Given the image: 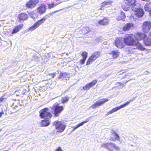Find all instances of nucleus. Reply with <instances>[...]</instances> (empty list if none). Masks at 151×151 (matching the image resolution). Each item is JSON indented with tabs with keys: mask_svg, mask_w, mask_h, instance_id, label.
Listing matches in <instances>:
<instances>
[{
	"mask_svg": "<svg viewBox=\"0 0 151 151\" xmlns=\"http://www.w3.org/2000/svg\"><path fill=\"white\" fill-rule=\"evenodd\" d=\"M134 37V34H127L125 35L123 38V40L124 41L126 45L136 47L137 49L141 51L145 50L146 48L139 42L135 40Z\"/></svg>",
	"mask_w": 151,
	"mask_h": 151,
	"instance_id": "f257e3e1",
	"label": "nucleus"
},
{
	"mask_svg": "<svg viewBox=\"0 0 151 151\" xmlns=\"http://www.w3.org/2000/svg\"><path fill=\"white\" fill-rule=\"evenodd\" d=\"M135 40L139 42V41L143 40L144 44L146 46H151V33L150 32L148 37L144 32H138L134 34Z\"/></svg>",
	"mask_w": 151,
	"mask_h": 151,
	"instance_id": "f03ea898",
	"label": "nucleus"
},
{
	"mask_svg": "<svg viewBox=\"0 0 151 151\" xmlns=\"http://www.w3.org/2000/svg\"><path fill=\"white\" fill-rule=\"evenodd\" d=\"M137 2L136 0H123L121 6L124 11H128L130 7L136 6Z\"/></svg>",
	"mask_w": 151,
	"mask_h": 151,
	"instance_id": "7ed1b4c3",
	"label": "nucleus"
},
{
	"mask_svg": "<svg viewBox=\"0 0 151 151\" xmlns=\"http://www.w3.org/2000/svg\"><path fill=\"white\" fill-rule=\"evenodd\" d=\"M132 11L135 12V13L132 14L130 16V18L136 19L138 17H142L144 14L143 9L141 8H136L135 6L132 7Z\"/></svg>",
	"mask_w": 151,
	"mask_h": 151,
	"instance_id": "20e7f679",
	"label": "nucleus"
},
{
	"mask_svg": "<svg viewBox=\"0 0 151 151\" xmlns=\"http://www.w3.org/2000/svg\"><path fill=\"white\" fill-rule=\"evenodd\" d=\"M53 126H55V129H57L56 132L58 133H61L65 129L66 125L62 123L61 121H55L54 122Z\"/></svg>",
	"mask_w": 151,
	"mask_h": 151,
	"instance_id": "39448f33",
	"label": "nucleus"
},
{
	"mask_svg": "<svg viewBox=\"0 0 151 151\" xmlns=\"http://www.w3.org/2000/svg\"><path fill=\"white\" fill-rule=\"evenodd\" d=\"M101 55V53L99 51H96L93 52L88 58L86 65H88L91 64L96 60L99 58Z\"/></svg>",
	"mask_w": 151,
	"mask_h": 151,
	"instance_id": "423d86ee",
	"label": "nucleus"
},
{
	"mask_svg": "<svg viewBox=\"0 0 151 151\" xmlns=\"http://www.w3.org/2000/svg\"><path fill=\"white\" fill-rule=\"evenodd\" d=\"M48 108L46 107L40 111V116L41 118L47 119L52 117V115L51 113L48 111Z\"/></svg>",
	"mask_w": 151,
	"mask_h": 151,
	"instance_id": "0eeeda50",
	"label": "nucleus"
},
{
	"mask_svg": "<svg viewBox=\"0 0 151 151\" xmlns=\"http://www.w3.org/2000/svg\"><path fill=\"white\" fill-rule=\"evenodd\" d=\"M101 147L107 149L110 151H113L112 149H114L116 150L119 149L118 147L116 146L115 144L111 142L103 143L101 145Z\"/></svg>",
	"mask_w": 151,
	"mask_h": 151,
	"instance_id": "6e6552de",
	"label": "nucleus"
},
{
	"mask_svg": "<svg viewBox=\"0 0 151 151\" xmlns=\"http://www.w3.org/2000/svg\"><path fill=\"white\" fill-rule=\"evenodd\" d=\"M64 109V107L62 106H59V104L54 105L53 113L54 117L58 116L60 113L63 111Z\"/></svg>",
	"mask_w": 151,
	"mask_h": 151,
	"instance_id": "1a4fd4ad",
	"label": "nucleus"
},
{
	"mask_svg": "<svg viewBox=\"0 0 151 151\" xmlns=\"http://www.w3.org/2000/svg\"><path fill=\"white\" fill-rule=\"evenodd\" d=\"M115 45L117 48L122 49L126 45L123 40V38L118 37L117 38L114 42Z\"/></svg>",
	"mask_w": 151,
	"mask_h": 151,
	"instance_id": "9d476101",
	"label": "nucleus"
},
{
	"mask_svg": "<svg viewBox=\"0 0 151 151\" xmlns=\"http://www.w3.org/2000/svg\"><path fill=\"white\" fill-rule=\"evenodd\" d=\"M132 101L130 100L128 101H127L126 102H125L124 104L121 105L120 106H116L114 108L112 109L111 110H110V111H108L106 114V115H108L110 114H111L114 112H115L118 110L122 108L125 107L126 106L128 105Z\"/></svg>",
	"mask_w": 151,
	"mask_h": 151,
	"instance_id": "9b49d317",
	"label": "nucleus"
},
{
	"mask_svg": "<svg viewBox=\"0 0 151 151\" xmlns=\"http://www.w3.org/2000/svg\"><path fill=\"white\" fill-rule=\"evenodd\" d=\"M151 28V23L149 21L144 22L142 25V31L144 33L148 32Z\"/></svg>",
	"mask_w": 151,
	"mask_h": 151,
	"instance_id": "f8f14e48",
	"label": "nucleus"
},
{
	"mask_svg": "<svg viewBox=\"0 0 151 151\" xmlns=\"http://www.w3.org/2000/svg\"><path fill=\"white\" fill-rule=\"evenodd\" d=\"M109 99L107 98L103 99L102 100L100 101H97L91 106V107L93 109H95L98 107L104 104L109 101Z\"/></svg>",
	"mask_w": 151,
	"mask_h": 151,
	"instance_id": "ddd939ff",
	"label": "nucleus"
},
{
	"mask_svg": "<svg viewBox=\"0 0 151 151\" xmlns=\"http://www.w3.org/2000/svg\"><path fill=\"white\" fill-rule=\"evenodd\" d=\"M38 2V0H30L26 3L25 6L28 9H32L35 7Z\"/></svg>",
	"mask_w": 151,
	"mask_h": 151,
	"instance_id": "4468645a",
	"label": "nucleus"
},
{
	"mask_svg": "<svg viewBox=\"0 0 151 151\" xmlns=\"http://www.w3.org/2000/svg\"><path fill=\"white\" fill-rule=\"evenodd\" d=\"M109 22V20L107 17H104L102 19L98 21V23L101 26L107 25Z\"/></svg>",
	"mask_w": 151,
	"mask_h": 151,
	"instance_id": "2eb2a0df",
	"label": "nucleus"
},
{
	"mask_svg": "<svg viewBox=\"0 0 151 151\" xmlns=\"http://www.w3.org/2000/svg\"><path fill=\"white\" fill-rule=\"evenodd\" d=\"M46 10L45 5L42 4L37 8V12L39 14H42L45 13Z\"/></svg>",
	"mask_w": 151,
	"mask_h": 151,
	"instance_id": "dca6fc26",
	"label": "nucleus"
},
{
	"mask_svg": "<svg viewBox=\"0 0 151 151\" xmlns=\"http://www.w3.org/2000/svg\"><path fill=\"white\" fill-rule=\"evenodd\" d=\"M28 17V14L24 12L20 13L18 16V18L20 22L25 20L27 19Z\"/></svg>",
	"mask_w": 151,
	"mask_h": 151,
	"instance_id": "f3484780",
	"label": "nucleus"
},
{
	"mask_svg": "<svg viewBox=\"0 0 151 151\" xmlns=\"http://www.w3.org/2000/svg\"><path fill=\"white\" fill-rule=\"evenodd\" d=\"M81 55L83 57V59L80 60L79 62L80 64L83 65L84 63L87 58L88 53L86 51H83L81 54Z\"/></svg>",
	"mask_w": 151,
	"mask_h": 151,
	"instance_id": "a211bd4d",
	"label": "nucleus"
},
{
	"mask_svg": "<svg viewBox=\"0 0 151 151\" xmlns=\"http://www.w3.org/2000/svg\"><path fill=\"white\" fill-rule=\"evenodd\" d=\"M134 27V24L131 23H128L126 24L122 28V30L124 31L129 30L131 27Z\"/></svg>",
	"mask_w": 151,
	"mask_h": 151,
	"instance_id": "6ab92c4d",
	"label": "nucleus"
},
{
	"mask_svg": "<svg viewBox=\"0 0 151 151\" xmlns=\"http://www.w3.org/2000/svg\"><path fill=\"white\" fill-rule=\"evenodd\" d=\"M23 26V24H21L15 26L13 29L12 31V34H13L17 33L20 29L22 28Z\"/></svg>",
	"mask_w": 151,
	"mask_h": 151,
	"instance_id": "aec40b11",
	"label": "nucleus"
},
{
	"mask_svg": "<svg viewBox=\"0 0 151 151\" xmlns=\"http://www.w3.org/2000/svg\"><path fill=\"white\" fill-rule=\"evenodd\" d=\"M126 15L125 13L123 11L121 12L120 15L118 16L116 18V19L117 21L122 20L123 21H125L126 18Z\"/></svg>",
	"mask_w": 151,
	"mask_h": 151,
	"instance_id": "412c9836",
	"label": "nucleus"
},
{
	"mask_svg": "<svg viewBox=\"0 0 151 151\" xmlns=\"http://www.w3.org/2000/svg\"><path fill=\"white\" fill-rule=\"evenodd\" d=\"M81 32L84 35L89 33L91 31V29L88 27H83L81 30Z\"/></svg>",
	"mask_w": 151,
	"mask_h": 151,
	"instance_id": "4be33fe9",
	"label": "nucleus"
},
{
	"mask_svg": "<svg viewBox=\"0 0 151 151\" xmlns=\"http://www.w3.org/2000/svg\"><path fill=\"white\" fill-rule=\"evenodd\" d=\"M46 19V17H44L41 19L35 22V23L39 27L40 25L42 24L45 21Z\"/></svg>",
	"mask_w": 151,
	"mask_h": 151,
	"instance_id": "5701e85b",
	"label": "nucleus"
},
{
	"mask_svg": "<svg viewBox=\"0 0 151 151\" xmlns=\"http://www.w3.org/2000/svg\"><path fill=\"white\" fill-rule=\"evenodd\" d=\"M144 8L145 11L147 12H149L151 10V2L146 4Z\"/></svg>",
	"mask_w": 151,
	"mask_h": 151,
	"instance_id": "b1692460",
	"label": "nucleus"
},
{
	"mask_svg": "<svg viewBox=\"0 0 151 151\" xmlns=\"http://www.w3.org/2000/svg\"><path fill=\"white\" fill-rule=\"evenodd\" d=\"M109 54L111 55L114 58H116L118 57L119 55L118 51H111Z\"/></svg>",
	"mask_w": 151,
	"mask_h": 151,
	"instance_id": "393cba45",
	"label": "nucleus"
},
{
	"mask_svg": "<svg viewBox=\"0 0 151 151\" xmlns=\"http://www.w3.org/2000/svg\"><path fill=\"white\" fill-rule=\"evenodd\" d=\"M41 122L42 126H47L50 124V120H43Z\"/></svg>",
	"mask_w": 151,
	"mask_h": 151,
	"instance_id": "a878e982",
	"label": "nucleus"
},
{
	"mask_svg": "<svg viewBox=\"0 0 151 151\" xmlns=\"http://www.w3.org/2000/svg\"><path fill=\"white\" fill-rule=\"evenodd\" d=\"M112 135L115 136V139L113 138L111 139V140L114 141H115L116 140H119L120 139V137L118 134L115 132H112Z\"/></svg>",
	"mask_w": 151,
	"mask_h": 151,
	"instance_id": "bb28decb",
	"label": "nucleus"
},
{
	"mask_svg": "<svg viewBox=\"0 0 151 151\" xmlns=\"http://www.w3.org/2000/svg\"><path fill=\"white\" fill-rule=\"evenodd\" d=\"M67 75V73L66 72H61L60 73V75L58 77V78L59 79H64V78H66Z\"/></svg>",
	"mask_w": 151,
	"mask_h": 151,
	"instance_id": "cd10ccee",
	"label": "nucleus"
},
{
	"mask_svg": "<svg viewBox=\"0 0 151 151\" xmlns=\"http://www.w3.org/2000/svg\"><path fill=\"white\" fill-rule=\"evenodd\" d=\"M69 97L68 96H65L62 97L61 99V102L62 104H64L67 102L69 99Z\"/></svg>",
	"mask_w": 151,
	"mask_h": 151,
	"instance_id": "c85d7f7f",
	"label": "nucleus"
},
{
	"mask_svg": "<svg viewBox=\"0 0 151 151\" xmlns=\"http://www.w3.org/2000/svg\"><path fill=\"white\" fill-rule=\"evenodd\" d=\"M98 81L96 79H94L92 81L88 83L89 85L91 87H92L94 86L97 83Z\"/></svg>",
	"mask_w": 151,
	"mask_h": 151,
	"instance_id": "c756f323",
	"label": "nucleus"
},
{
	"mask_svg": "<svg viewBox=\"0 0 151 151\" xmlns=\"http://www.w3.org/2000/svg\"><path fill=\"white\" fill-rule=\"evenodd\" d=\"M61 2H60L58 3L54 4V3H52L51 4H48V8L49 9H51L56 6L58 4L60 3Z\"/></svg>",
	"mask_w": 151,
	"mask_h": 151,
	"instance_id": "7c9ffc66",
	"label": "nucleus"
},
{
	"mask_svg": "<svg viewBox=\"0 0 151 151\" xmlns=\"http://www.w3.org/2000/svg\"><path fill=\"white\" fill-rule=\"evenodd\" d=\"M112 2L111 1H104L102 3V6L103 7H104L106 6H107L108 5H110Z\"/></svg>",
	"mask_w": 151,
	"mask_h": 151,
	"instance_id": "2f4dec72",
	"label": "nucleus"
},
{
	"mask_svg": "<svg viewBox=\"0 0 151 151\" xmlns=\"http://www.w3.org/2000/svg\"><path fill=\"white\" fill-rule=\"evenodd\" d=\"M38 27L37 25L35 23H34V24L32 25L31 27H29V30L31 31H32L34 30Z\"/></svg>",
	"mask_w": 151,
	"mask_h": 151,
	"instance_id": "473e14b6",
	"label": "nucleus"
},
{
	"mask_svg": "<svg viewBox=\"0 0 151 151\" xmlns=\"http://www.w3.org/2000/svg\"><path fill=\"white\" fill-rule=\"evenodd\" d=\"M91 88L89 84L88 83L83 87V88L84 90H88L89 89Z\"/></svg>",
	"mask_w": 151,
	"mask_h": 151,
	"instance_id": "72a5a7b5",
	"label": "nucleus"
},
{
	"mask_svg": "<svg viewBox=\"0 0 151 151\" xmlns=\"http://www.w3.org/2000/svg\"><path fill=\"white\" fill-rule=\"evenodd\" d=\"M56 73L55 72H54L52 73H49L48 75L51 76L52 78H54L56 76Z\"/></svg>",
	"mask_w": 151,
	"mask_h": 151,
	"instance_id": "f704fd0d",
	"label": "nucleus"
},
{
	"mask_svg": "<svg viewBox=\"0 0 151 151\" xmlns=\"http://www.w3.org/2000/svg\"><path fill=\"white\" fill-rule=\"evenodd\" d=\"M55 151H64L62 149L61 147H58L55 150Z\"/></svg>",
	"mask_w": 151,
	"mask_h": 151,
	"instance_id": "c9c22d12",
	"label": "nucleus"
},
{
	"mask_svg": "<svg viewBox=\"0 0 151 151\" xmlns=\"http://www.w3.org/2000/svg\"><path fill=\"white\" fill-rule=\"evenodd\" d=\"M5 99L3 96H2L0 98V103L3 101Z\"/></svg>",
	"mask_w": 151,
	"mask_h": 151,
	"instance_id": "e433bc0d",
	"label": "nucleus"
},
{
	"mask_svg": "<svg viewBox=\"0 0 151 151\" xmlns=\"http://www.w3.org/2000/svg\"><path fill=\"white\" fill-rule=\"evenodd\" d=\"M78 127H79V126L78 124L75 126L73 127V130L74 131Z\"/></svg>",
	"mask_w": 151,
	"mask_h": 151,
	"instance_id": "4c0bfd02",
	"label": "nucleus"
},
{
	"mask_svg": "<svg viewBox=\"0 0 151 151\" xmlns=\"http://www.w3.org/2000/svg\"><path fill=\"white\" fill-rule=\"evenodd\" d=\"M90 118V117H89V118H88V119H86V120H85V121H83V123L84 124L85 123H86L88 121H89V119Z\"/></svg>",
	"mask_w": 151,
	"mask_h": 151,
	"instance_id": "58836bf2",
	"label": "nucleus"
},
{
	"mask_svg": "<svg viewBox=\"0 0 151 151\" xmlns=\"http://www.w3.org/2000/svg\"><path fill=\"white\" fill-rule=\"evenodd\" d=\"M83 124H84V123H83V122H81L80 123L78 124V126L79 127L80 126L83 125Z\"/></svg>",
	"mask_w": 151,
	"mask_h": 151,
	"instance_id": "ea45409f",
	"label": "nucleus"
},
{
	"mask_svg": "<svg viewBox=\"0 0 151 151\" xmlns=\"http://www.w3.org/2000/svg\"><path fill=\"white\" fill-rule=\"evenodd\" d=\"M4 114L3 111H2L1 112H0V118L1 116Z\"/></svg>",
	"mask_w": 151,
	"mask_h": 151,
	"instance_id": "a19ab883",
	"label": "nucleus"
},
{
	"mask_svg": "<svg viewBox=\"0 0 151 151\" xmlns=\"http://www.w3.org/2000/svg\"><path fill=\"white\" fill-rule=\"evenodd\" d=\"M148 12H149V15L151 17V9Z\"/></svg>",
	"mask_w": 151,
	"mask_h": 151,
	"instance_id": "79ce46f5",
	"label": "nucleus"
},
{
	"mask_svg": "<svg viewBox=\"0 0 151 151\" xmlns=\"http://www.w3.org/2000/svg\"><path fill=\"white\" fill-rule=\"evenodd\" d=\"M119 83V84H122V83H120V82H119V83Z\"/></svg>",
	"mask_w": 151,
	"mask_h": 151,
	"instance_id": "37998d69",
	"label": "nucleus"
}]
</instances>
